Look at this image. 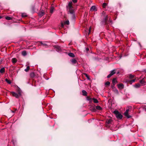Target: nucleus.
Wrapping results in <instances>:
<instances>
[{
	"instance_id": "nucleus-37",
	"label": "nucleus",
	"mask_w": 146,
	"mask_h": 146,
	"mask_svg": "<svg viewBox=\"0 0 146 146\" xmlns=\"http://www.w3.org/2000/svg\"><path fill=\"white\" fill-rule=\"evenodd\" d=\"M54 9V8L53 7H51L50 9V13H52Z\"/></svg>"
},
{
	"instance_id": "nucleus-36",
	"label": "nucleus",
	"mask_w": 146,
	"mask_h": 146,
	"mask_svg": "<svg viewBox=\"0 0 146 146\" xmlns=\"http://www.w3.org/2000/svg\"><path fill=\"white\" fill-rule=\"evenodd\" d=\"M5 81L9 84H11V81L10 80H9L7 78L5 79Z\"/></svg>"
},
{
	"instance_id": "nucleus-31",
	"label": "nucleus",
	"mask_w": 146,
	"mask_h": 146,
	"mask_svg": "<svg viewBox=\"0 0 146 146\" xmlns=\"http://www.w3.org/2000/svg\"><path fill=\"white\" fill-rule=\"evenodd\" d=\"M22 54L23 56H25L27 54V52L25 51H23L22 52Z\"/></svg>"
},
{
	"instance_id": "nucleus-45",
	"label": "nucleus",
	"mask_w": 146,
	"mask_h": 146,
	"mask_svg": "<svg viewBox=\"0 0 146 146\" xmlns=\"http://www.w3.org/2000/svg\"><path fill=\"white\" fill-rule=\"evenodd\" d=\"M32 10H33V11H34L35 10V6H34V5L32 6Z\"/></svg>"
},
{
	"instance_id": "nucleus-51",
	"label": "nucleus",
	"mask_w": 146,
	"mask_h": 146,
	"mask_svg": "<svg viewBox=\"0 0 146 146\" xmlns=\"http://www.w3.org/2000/svg\"><path fill=\"white\" fill-rule=\"evenodd\" d=\"M129 110L128 109L126 110V111L129 112Z\"/></svg>"
},
{
	"instance_id": "nucleus-23",
	"label": "nucleus",
	"mask_w": 146,
	"mask_h": 146,
	"mask_svg": "<svg viewBox=\"0 0 146 146\" xmlns=\"http://www.w3.org/2000/svg\"><path fill=\"white\" fill-rule=\"evenodd\" d=\"M141 85L139 83H137L135 84V87L136 88H138L140 87Z\"/></svg>"
},
{
	"instance_id": "nucleus-34",
	"label": "nucleus",
	"mask_w": 146,
	"mask_h": 146,
	"mask_svg": "<svg viewBox=\"0 0 146 146\" xmlns=\"http://www.w3.org/2000/svg\"><path fill=\"white\" fill-rule=\"evenodd\" d=\"M5 18L7 20H11L12 19L10 17L8 16H6L5 17Z\"/></svg>"
},
{
	"instance_id": "nucleus-1",
	"label": "nucleus",
	"mask_w": 146,
	"mask_h": 146,
	"mask_svg": "<svg viewBox=\"0 0 146 146\" xmlns=\"http://www.w3.org/2000/svg\"><path fill=\"white\" fill-rule=\"evenodd\" d=\"M102 24L106 26V27L108 28L110 25L112 24V21L111 20H109V17L108 16H107L101 22Z\"/></svg>"
},
{
	"instance_id": "nucleus-52",
	"label": "nucleus",
	"mask_w": 146,
	"mask_h": 146,
	"mask_svg": "<svg viewBox=\"0 0 146 146\" xmlns=\"http://www.w3.org/2000/svg\"><path fill=\"white\" fill-rule=\"evenodd\" d=\"M145 111H146V106H145Z\"/></svg>"
},
{
	"instance_id": "nucleus-16",
	"label": "nucleus",
	"mask_w": 146,
	"mask_h": 146,
	"mask_svg": "<svg viewBox=\"0 0 146 146\" xmlns=\"http://www.w3.org/2000/svg\"><path fill=\"white\" fill-rule=\"evenodd\" d=\"M17 61V60L15 58H13L12 59V62L13 64H15Z\"/></svg>"
},
{
	"instance_id": "nucleus-53",
	"label": "nucleus",
	"mask_w": 146,
	"mask_h": 146,
	"mask_svg": "<svg viewBox=\"0 0 146 146\" xmlns=\"http://www.w3.org/2000/svg\"><path fill=\"white\" fill-rule=\"evenodd\" d=\"M2 18V17L0 16V19H1V18Z\"/></svg>"
},
{
	"instance_id": "nucleus-13",
	"label": "nucleus",
	"mask_w": 146,
	"mask_h": 146,
	"mask_svg": "<svg viewBox=\"0 0 146 146\" xmlns=\"http://www.w3.org/2000/svg\"><path fill=\"white\" fill-rule=\"evenodd\" d=\"M115 82L117 83V81L116 80V78H114L113 79L112 81V84L113 85H115Z\"/></svg>"
},
{
	"instance_id": "nucleus-44",
	"label": "nucleus",
	"mask_w": 146,
	"mask_h": 146,
	"mask_svg": "<svg viewBox=\"0 0 146 146\" xmlns=\"http://www.w3.org/2000/svg\"><path fill=\"white\" fill-rule=\"evenodd\" d=\"M22 16L23 17H26L27 16V15L24 14H22Z\"/></svg>"
},
{
	"instance_id": "nucleus-6",
	"label": "nucleus",
	"mask_w": 146,
	"mask_h": 146,
	"mask_svg": "<svg viewBox=\"0 0 146 146\" xmlns=\"http://www.w3.org/2000/svg\"><path fill=\"white\" fill-rule=\"evenodd\" d=\"M72 2H70L69 3L68 6H67V9L73 8V7L72 5Z\"/></svg>"
},
{
	"instance_id": "nucleus-18",
	"label": "nucleus",
	"mask_w": 146,
	"mask_h": 146,
	"mask_svg": "<svg viewBox=\"0 0 146 146\" xmlns=\"http://www.w3.org/2000/svg\"><path fill=\"white\" fill-rule=\"evenodd\" d=\"M68 55L69 56L72 57H75L74 54L72 53H69L68 54Z\"/></svg>"
},
{
	"instance_id": "nucleus-42",
	"label": "nucleus",
	"mask_w": 146,
	"mask_h": 146,
	"mask_svg": "<svg viewBox=\"0 0 146 146\" xmlns=\"http://www.w3.org/2000/svg\"><path fill=\"white\" fill-rule=\"evenodd\" d=\"M72 15V19H74L76 17L75 14H74Z\"/></svg>"
},
{
	"instance_id": "nucleus-5",
	"label": "nucleus",
	"mask_w": 146,
	"mask_h": 146,
	"mask_svg": "<svg viewBox=\"0 0 146 146\" xmlns=\"http://www.w3.org/2000/svg\"><path fill=\"white\" fill-rule=\"evenodd\" d=\"M145 78H143L142 80H140V82L141 86H143L145 85Z\"/></svg>"
},
{
	"instance_id": "nucleus-21",
	"label": "nucleus",
	"mask_w": 146,
	"mask_h": 146,
	"mask_svg": "<svg viewBox=\"0 0 146 146\" xmlns=\"http://www.w3.org/2000/svg\"><path fill=\"white\" fill-rule=\"evenodd\" d=\"M129 78L131 79L133 78H135V75H132L131 74H130L129 75Z\"/></svg>"
},
{
	"instance_id": "nucleus-14",
	"label": "nucleus",
	"mask_w": 146,
	"mask_h": 146,
	"mask_svg": "<svg viewBox=\"0 0 146 146\" xmlns=\"http://www.w3.org/2000/svg\"><path fill=\"white\" fill-rule=\"evenodd\" d=\"M55 48L56 49V51L59 52L61 50V48L60 46L56 45L54 46Z\"/></svg>"
},
{
	"instance_id": "nucleus-17",
	"label": "nucleus",
	"mask_w": 146,
	"mask_h": 146,
	"mask_svg": "<svg viewBox=\"0 0 146 146\" xmlns=\"http://www.w3.org/2000/svg\"><path fill=\"white\" fill-rule=\"evenodd\" d=\"M44 14V12L42 10L39 13V15L41 17L43 16Z\"/></svg>"
},
{
	"instance_id": "nucleus-22",
	"label": "nucleus",
	"mask_w": 146,
	"mask_h": 146,
	"mask_svg": "<svg viewBox=\"0 0 146 146\" xmlns=\"http://www.w3.org/2000/svg\"><path fill=\"white\" fill-rule=\"evenodd\" d=\"M90 10L91 11H96V8L95 6H93L90 9Z\"/></svg>"
},
{
	"instance_id": "nucleus-33",
	"label": "nucleus",
	"mask_w": 146,
	"mask_h": 146,
	"mask_svg": "<svg viewBox=\"0 0 146 146\" xmlns=\"http://www.w3.org/2000/svg\"><path fill=\"white\" fill-rule=\"evenodd\" d=\"M113 91L116 94H118V91L117 90L116 88H115L113 89Z\"/></svg>"
},
{
	"instance_id": "nucleus-7",
	"label": "nucleus",
	"mask_w": 146,
	"mask_h": 146,
	"mask_svg": "<svg viewBox=\"0 0 146 146\" xmlns=\"http://www.w3.org/2000/svg\"><path fill=\"white\" fill-rule=\"evenodd\" d=\"M67 10L71 15L74 14V10L73 8L67 9Z\"/></svg>"
},
{
	"instance_id": "nucleus-25",
	"label": "nucleus",
	"mask_w": 146,
	"mask_h": 146,
	"mask_svg": "<svg viewBox=\"0 0 146 146\" xmlns=\"http://www.w3.org/2000/svg\"><path fill=\"white\" fill-rule=\"evenodd\" d=\"M91 30V28L90 27L88 31H87V32L86 31V35H89L90 33V32Z\"/></svg>"
},
{
	"instance_id": "nucleus-19",
	"label": "nucleus",
	"mask_w": 146,
	"mask_h": 146,
	"mask_svg": "<svg viewBox=\"0 0 146 146\" xmlns=\"http://www.w3.org/2000/svg\"><path fill=\"white\" fill-rule=\"evenodd\" d=\"M82 95L84 96H87V92H86L85 90H83L82 91Z\"/></svg>"
},
{
	"instance_id": "nucleus-11",
	"label": "nucleus",
	"mask_w": 146,
	"mask_h": 146,
	"mask_svg": "<svg viewBox=\"0 0 146 146\" xmlns=\"http://www.w3.org/2000/svg\"><path fill=\"white\" fill-rule=\"evenodd\" d=\"M70 61L73 64H76L78 63V62L74 58L70 60Z\"/></svg>"
},
{
	"instance_id": "nucleus-3",
	"label": "nucleus",
	"mask_w": 146,
	"mask_h": 146,
	"mask_svg": "<svg viewBox=\"0 0 146 146\" xmlns=\"http://www.w3.org/2000/svg\"><path fill=\"white\" fill-rule=\"evenodd\" d=\"M115 73L116 71L115 70H113L111 71L110 74L107 76V78H110L112 76L115 74Z\"/></svg>"
},
{
	"instance_id": "nucleus-41",
	"label": "nucleus",
	"mask_w": 146,
	"mask_h": 146,
	"mask_svg": "<svg viewBox=\"0 0 146 146\" xmlns=\"http://www.w3.org/2000/svg\"><path fill=\"white\" fill-rule=\"evenodd\" d=\"M92 98H90V97L89 96L87 97V99L88 100L91 101L92 100Z\"/></svg>"
},
{
	"instance_id": "nucleus-28",
	"label": "nucleus",
	"mask_w": 146,
	"mask_h": 146,
	"mask_svg": "<svg viewBox=\"0 0 146 146\" xmlns=\"http://www.w3.org/2000/svg\"><path fill=\"white\" fill-rule=\"evenodd\" d=\"M17 92L18 93V94H19V95L21 96V91L20 90V89L19 88L17 90Z\"/></svg>"
},
{
	"instance_id": "nucleus-39",
	"label": "nucleus",
	"mask_w": 146,
	"mask_h": 146,
	"mask_svg": "<svg viewBox=\"0 0 146 146\" xmlns=\"http://www.w3.org/2000/svg\"><path fill=\"white\" fill-rule=\"evenodd\" d=\"M107 5V4L106 3H104L103 4L102 6L104 8H105Z\"/></svg>"
},
{
	"instance_id": "nucleus-2",
	"label": "nucleus",
	"mask_w": 146,
	"mask_h": 146,
	"mask_svg": "<svg viewBox=\"0 0 146 146\" xmlns=\"http://www.w3.org/2000/svg\"><path fill=\"white\" fill-rule=\"evenodd\" d=\"M113 113L115 114V116L117 119H121L122 118V115L118 111L115 110L113 111Z\"/></svg>"
},
{
	"instance_id": "nucleus-29",
	"label": "nucleus",
	"mask_w": 146,
	"mask_h": 146,
	"mask_svg": "<svg viewBox=\"0 0 146 146\" xmlns=\"http://www.w3.org/2000/svg\"><path fill=\"white\" fill-rule=\"evenodd\" d=\"M92 100H93V101L94 103H98V100L95 98H93Z\"/></svg>"
},
{
	"instance_id": "nucleus-43",
	"label": "nucleus",
	"mask_w": 146,
	"mask_h": 146,
	"mask_svg": "<svg viewBox=\"0 0 146 146\" xmlns=\"http://www.w3.org/2000/svg\"><path fill=\"white\" fill-rule=\"evenodd\" d=\"M17 109H15L13 111L11 110H10V111H11V112H12V113H14L16 111H17Z\"/></svg>"
},
{
	"instance_id": "nucleus-47",
	"label": "nucleus",
	"mask_w": 146,
	"mask_h": 146,
	"mask_svg": "<svg viewBox=\"0 0 146 146\" xmlns=\"http://www.w3.org/2000/svg\"><path fill=\"white\" fill-rule=\"evenodd\" d=\"M72 1L74 3H76L77 2V0H72Z\"/></svg>"
},
{
	"instance_id": "nucleus-9",
	"label": "nucleus",
	"mask_w": 146,
	"mask_h": 146,
	"mask_svg": "<svg viewBox=\"0 0 146 146\" xmlns=\"http://www.w3.org/2000/svg\"><path fill=\"white\" fill-rule=\"evenodd\" d=\"M124 115L126 116L128 118H129L131 117V116L128 114V112L125 111L124 113Z\"/></svg>"
},
{
	"instance_id": "nucleus-50",
	"label": "nucleus",
	"mask_w": 146,
	"mask_h": 146,
	"mask_svg": "<svg viewBox=\"0 0 146 146\" xmlns=\"http://www.w3.org/2000/svg\"><path fill=\"white\" fill-rule=\"evenodd\" d=\"M64 24H63V23H61V26L62 27H64Z\"/></svg>"
},
{
	"instance_id": "nucleus-48",
	"label": "nucleus",
	"mask_w": 146,
	"mask_h": 146,
	"mask_svg": "<svg viewBox=\"0 0 146 146\" xmlns=\"http://www.w3.org/2000/svg\"><path fill=\"white\" fill-rule=\"evenodd\" d=\"M38 42L40 43L42 45V44H43L44 42L38 41Z\"/></svg>"
},
{
	"instance_id": "nucleus-27",
	"label": "nucleus",
	"mask_w": 146,
	"mask_h": 146,
	"mask_svg": "<svg viewBox=\"0 0 146 146\" xmlns=\"http://www.w3.org/2000/svg\"><path fill=\"white\" fill-rule=\"evenodd\" d=\"M15 67L14 66H10V71H13L15 69Z\"/></svg>"
},
{
	"instance_id": "nucleus-49",
	"label": "nucleus",
	"mask_w": 146,
	"mask_h": 146,
	"mask_svg": "<svg viewBox=\"0 0 146 146\" xmlns=\"http://www.w3.org/2000/svg\"><path fill=\"white\" fill-rule=\"evenodd\" d=\"M114 86L115 85H111V88L113 89H114L115 88V87H114Z\"/></svg>"
},
{
	"instance_id": "nucleus-26",
	"label": "nucleus",
	"mask_w": 146,
	"mask_h": 146,
	"mask_svg": "<svg viewBox=\"0 0 146 146\" xmlns=\"http://www.w3.org/2000/svg\"><path fill=\"white\" fill-rule=\"evenodd\" d=\"M42 46L46 48H47L49 47L48 45L46 44V42H44L43 44H42Z\"/></svg>"
},
{
	"instance_id": "nucleus-32",
	"label": "nucleus",
	"mask_w": 146,
	"mask_h": 146,
	"mask_svg": "<svg viewBox=\"0 0 146 146\" xmlns=\"http://www.w3.org/2000/svg\"><path fill=\"white\" fill-rule=\"evenodd\" d=\"M96 109L99 110H102V108L100 106H96Z\"/></svg>"
},
{
	"instance_id": "nucleus-15",
	"label": "nucleus",
	"mask_w": 146,
	"mask_h": 146,
	"mask_svg": "<svg viewBox=\"0 0 146 146\" xmlns=\"http://www.w3.org/2000/svg\"><path fill=\"white\" fill-rule=\"evenodd\" d=\"M135 79L131 80H128L127 82L130 84H131L132 83L135 82Z\"/></svg>"
},
{
	"instance_id": "nucleus-35",
	"label": "nucleus",
	"mask_w": 146,
	"mask_h": 146,
	"mask_svg": "<svg viewBox=\"0 0 146 146\" xmlns=\"http://www.w3.org/2000/svg\"><path fill=\"white\" fill-rule=\"evenodd\" d=\"M29 69H30L29 66H28L27 67V68L25 69V72H27L29 71Z\"/></svg>"
},
{
	"instance_id": "nucleus-40",
	"label": "nucleus",
	"mask_w": 146,
	"mask_h": 146,
	"mask_svg": "<svg viewBox=\"0 0 146 146\" xmlns=\"http://www.w3.org/2000/svg\"><path fill=\"white\" fill-rule=\"evenodd\" d=\"M84 74L86 76L88 79L90 80V78L89 76L86 74Z\"/></svg>"
},
{
	"instance_id": "nucleus-4",
	"label": "nucleus",
	"mask_w": 146,
	"mask_h": 146,
	"mask_svg": "<svg viewBox=\"0 0 146 146\" xmlns=\"http://www.w3.org/2000/svg\"><path fill=\"white\" fill-rule=\"evenodd\" d=\"M11 94L13 96L15 97L16 98H18L21 96L19 95L18 94L15 93L13 92H11Z\"/></svg>"
},
{
	"instance_id": "nucleus-8",
	"label": "nucleus",
	"mask_w": 146,
	"mask_h": 146,
	"mask_svg": "<svg viewBox=\"0 0 146 146\" xmlns=\"http://www.w3.org/2000/svg\"><path fill=\"white\" fill-rule=\"evenodd\" d=\"M89 109L90 110L94 112H95L96 111V109L95 108L92 106H91L90 107Z\"/></svg>"
},
{
	"instance_id": "nucleus-30",
	"label": "nucleus",
	"mask_w": 146,
	"mask_h": 146,
	"mask_svg": "<svg viewBox=\"0 0 146 146\" xmlns=\"http://www.w3.org/2000/svg\"><path fill=\"white\" fill-rule=\"evenodd\" d=\"M110 84V82L109 81H107L105 83V85L106 86H109Z\"/></svg>"
},
{
	"instance_id": "nucleus-10",
	"label": "nucleus",
	"mask_w": 146,
	"mask_h": 146,
	"mask_svg": "<svg viewBox=\"0 0 146 146\" xmlns=\"http://www.w3.org/2000/svg\"><path fill=\"white\" fill-rule=\"evenodd\" d=\"M118 88L119 89H123L124 88V85L123 84L120 83L117 85Z\"/></svg>"
},
{
	"instance_id": "nucleus-24",
	"label": "nucleus",
	"mask_w": 146,
	"mask_h": 146,
	"mask_svg": "<svg viewBox=\"0 0 146 146\" xmlns=\"http://www.w3.org/2000/svg\"><path fill=\"white\" fill-rule=\"evenodd\" d=\"M5 72L4 68H3L0 70V72L1 73H3Z\"/></svg>"
},
{
	"instance_id": "nucleus-54",
	"label": "nucleus",
	"mask_w": 146,
	"mask_h": 146,
	"mask_svg": "<svg viewBox=\"0 0 146 146\" xmlns=\"http://www.w3.org/2000/svg\"><path fill=\"white\" fill-rule=\"evenodd\" d=\"M117 74H119V72H117Z\"/></svg>"
},
{
	"instance_id": "nucleus-20",
	"label": "nucleus",
	"mask_w": 146,
	"mask_h": 146,
	"mask_svg": "<svg viewBox=\"0 0 146 146\" xmlns=\"http://www.w3.org/2000/svg\"><path fill=\"white\" fill-rule=\"evenodd\" d=\"M35 73L33 72H32L31 73V74H30V77L31 78H33L34 77H35Z\"/></svg>"
},
{
	"instance_id": "nucleus-12",
	"label": "nucleus",
	"mask_w": 146,
	"mask_h": 146,
	"mask_svg": "<svg viewBox=\"0 0 146 146\" xmlns=\"http://www.w3.org/2000/svg\"><path fill=\"white\" fill-rule=\"evenodd\" d=\"M112 121V120L111 119H107L106 121V123L107 124H111Z\"/></svg>"
},
{
	"instance_id": "nucleus-38",
	"label": "nucleus",
	"mask_w": 146,
	"mask_h": 146,
	"mask_svg": "<svg viewBox=\"0 0 146 146\" xmlns=\"http://www.w3.org/2000/svg\"><path fill=\"white\" fill-rule=\"evenodd\" d=\"M64 24L65 25H69V21L68 20L64 22Z\"/></svg>"
},
{
	"instance_id": "nucleus-46",
	"label": "nucleus",
	"mask_w": 146,
	"mask_h": 146,
	"mask_svg": "<svg viewBox=\"0 0 146 146\" xmlns=\"http://www.w3.org/2000/svg\"><path fill=\"white\" fill-rule=\"evenodd\" d=\"M89 49L88 48H86V52H87L89 50Z\"/></svg>"
}]
</instances>
